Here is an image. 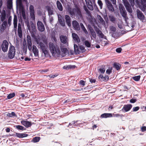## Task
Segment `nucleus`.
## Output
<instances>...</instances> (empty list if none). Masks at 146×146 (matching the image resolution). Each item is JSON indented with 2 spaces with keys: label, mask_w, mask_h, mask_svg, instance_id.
<instances>
[{
  "label": "nucleus",
  "mask_w": 146,
  "mask_h": 146,
  "mask_svg": "<svg viewBox=\"0 0 146 146\" xmlns=\"http://www.w3.org/2000/svg\"><path fill=\"white\" fill-rule=\"evenodd\" d=\"M49 46L50 50L52 55L55 57L64 56L67 51V50L66 48H61L60 51L59 47L55 45L52 42L49 43Z\"/></svg>",
  "instance_id": "nucleus-1"
},
{
  "label": "nucleus",
  "mask_w": 146,
  "mask_h": 146,
  "mask_svg": "<svg viewBox=\"0 0 146 146\" xmlns=\"http://www.w3.org/2000/svg\"><path fill=\"white\" fill-rule=\"evenodd\" d=\"M131 5L133 6L135 5L138 6L143 11H145L146 7V0H141V5H140L138 0H129Z\"/></svg>",
  "instance_id": "nucleus-2"
},
{
  "label": "nucleus",
  "mask_w": 146,
  "mask_h": 146,
  "mask_svg": "<svg viewBox=\"0 0 146 146\" xmlns=\"http://www.w3.org/2000/svg\"><path fill=\"white\" fill-rule=\"evenodd\" d=\"M25 1L26 0H17V8L19 9L20 14L21 15L23 19L26 18L25 9L22 3V1Z\"/></svg>",
  "instance_id": "nucleus-3"
},
{
  "label": "nucleus",
  "mask_w": 146,
  "mask_h": 146,
  "mask_svg": "<svg viewBox=\"0 0 146 146\" xmlns=\"http://www.w3.org/2000/svg\"><path fill=\"white\" fill-rule=\"evenodd\" d=\"M119 7L121 15L124 19L126 23H127V21L128 18L127 17V13L124 7L121 4H119Z\"/></svg>",
  "instance_id": "nucleus-4"
},
{
  "label": "nucleus",
  "mask_w": 146,
  "mask_h": 146,
  "mask_svg": "<svg viewBox=\"0 0 146 146\" xmlns=\"http://www.w3.org/2000/svg\"><path fill=\"white\" fill-rule=\"evenodd\" d=\"M15 51V47L14 46H11L10 47L8 54V57L12 59L14 57Z\"/></svg>",
  "instance_id": "nucleus-5"
},
{
  "label": "nucleus",
  "mask_w": 146,
  "mask_h": 146,
  "mask_svg": "<svg viewBox=\"0 0 146 146\" xmlns=\"http://www.w3.org/2000/svg\"><path fill=\"white\" fill-rule=\"evenodd\" d=\"M9 43L6 40H4L2 42L1 47L2 50L4 52H7V51Z\"/></svg>",
  "instance_id": "nucleus-6"
},
{
  "label": "nucleus",
  "mask_w": 146,
  "mask_h": 146,
  "mask_svg": "<svg viewBox=\"0 0 146 146\" xmlns=\"http://www.w3.org/2000/svg\"><path fill=\"white\" fill-rule=\"evenodd\" d=\"M69 13L72 15H80L81 13L80 9L78 8L71 9L69 11Z\"/></svg>",
  "instance_id": "nucleus-7"
},
{
  "label": "nucleus",
  "mask_w": 146,
  "mask_h": 146,
  "mask_svg": "<svg viewBox=\"0 0 146 146\" xmlns=\"http://www.w3.org/2000/svg\"><path fill=\"white\" fill-rule=\"evenodd\" d=\"M123 1L127 10L130 13H132V9L127 1V0H123Z\"/></svg>",
  "instance_id": "nucleus-8"
},
{
  "label": "nucleus",
  "mask_w": 146,
  "mask_h": 146,
  "mask_svg": "<svg viewBox=\"0 0 146 146\" xmlns=\"http://www.w3.org/2000/svg\"><path fill=\"white\" fill-rule=\"evenodd\" d=\"M29 9L31 18L33 20H35V16L34 6L32 5H31L29 7Z\"/></svg>",
  "instance_id": "nucleus-9"
},
{
  "label": "nucleus",
  "mask_w": 146,
  "mask_h": 146,
  "mask_svg": "<svg viewBox=\"0 0 146 146\" xmlns=\"http://www.w3.org/2000/svg\"><path fill=\"white\" fill-rule=\"evenodd\" d=\"M37 26L38 30L41 32L43 31L45 28L43 24L40 21H38L37 23Z\"/></svg>",
  "instance_id": "nucleus-10"
},
{
  "label": "nucleus",
  "mask_w": 146,
  "mask_h": 146,
  "mask_svg": "<svg viewBox=\"0 0 146 146\" xmlns=\"http://www.w3.org/2000/svg\"><path fill=\"white\" fill-rule=\"evenodd\" d=\"M58 21L60 24L62 26L65 25V23L64 21L63 17L60 15H58Z\"/></svg>",
  "instance_id": "nucleus-11"
},
{
  "label": "nucleus",
  "mask_w": 146,
  "mask_h": 146,
  "mask_svg": "<svg viewBox=\"0 0 146 146\" xmlns=\"http://www.w3.org/2000/svg\"><path fill=\"white\" fill-rule=\"evenodd\" d=\"M72 25L74 29L79 31L80 29V26L78 23L76 21H74L72 22Z\"/></svg>",
  "instance_id": "nucleus-12"
},
{
  "label": "nucleus",
  "mask_w": 146,
  "mask_h": 146,
  "mask_svg": "<svg viewBox=\"0 0 146 146\" xmlns=\"http://www.w3.org/2000/svg\"><path fill=\"white\" fill-rule=\"evenodd\" d=\"M21 124L26 127H29L31 125V123L27 121L23 120L21 121Z\"/></svg>",
  "instance_id": "nucleus-13"
},
{
  "label": "nucleus",
  "mask_w": 146,
  "mask_h": 146,
  "mask_svg": "<svg viewBox=\"0 0 146 146\" xmlns=\"http://www.w3.org/2000/svg\"><path fill=\"white\" fill-rule=\"evenodd\" d=\"M85 1L89 9L91 10H93V8L92 6V3L90 0H85Z\"/></svg>",
  "instance_id": "nucleus-14"
},
{
  "label": "nucleus",
  "mask_w": 146,
  "mask_h": 146,
  "mask_svg": "<svg viewBox=\"0 0 146 146\" xmlns=\"http://www.w3.org/2000/svg\"><path fill=\"white\" fill-rule=\"evenodd\" d=\"M33 51L35 56H37L38 55V50L36 47L35 45L33 46Z\"/></svg>",
  "instance_id": "nucleus-15"
},
{
  "label": "nucleus",
  "mask_w": 146,
  "mask_h": 146,
  "mask_svg": "<svg viewBox=\"0 0 146 146\" xmlns=\"http://www.w3.org/2000/svg\"><path fill=\"white\" fill-rule=\"evenodd\" d=\"M132 106L131 104H127L124 106L122 110H124L125 112L129 111L132 108Z\"/></svg>",
  "instance_id": "nucleus-16"
},
{
  "label": "nucleus",
  "mask_w": 146,
  "mask_h": 146,
  "mask_svg": "<svg viewBox=\"0 0 146 146\" xmlns=\"http://www.w3.org/2000/svg\"><path fill=\"white\" fill-rule=\"evenodd\" d=\"M18 33L20 38H21L22 36V32L21 28V25L20 23H19L18 27Z\"/></svg>",
  "instance_id": "nucleus-17"
},
{
  "label": "nucleus",
  "mask_w": 146,
  "mask_h": 146,
  "mask_svg": "<svg viewBox=\"0 0 146 146\" xmlns=\"http://www.w3.org/2000/svg\"><path fill=\"white\" fill-rule=\"evenodd\" d=\"M17 19L16 15L14 16L13 19V24L14 25V28L15 30L16 31L17 27Z\"/></svg>",
  "instance_id": "nucleus-18"
},
{
  "label": "nucleus",
  "mask_w": 146,
  "mask_h": 146,
  "mask_svg": "<svg viewBox=\"0 0 146 146\" xmlns=\"http://www.w3.org/2000/svg\"><path fill=\"white\" fill-rule=\"evenodd\" d=\"M137 13L138 17L140 19H144V16L143 14L139 10L137 11Z\"/></svg>",
  "instance_id": "nucleus-19"
},
{
  "label": "nucleus",
  "mask_w": 146,
  "mask_h": 146,
  "mask_svg": "<svg viewBox=\"0 0 146 146\" xmlns=\"http://www.w3.org/2000/svg\"><path fill=\"white\" fill-rule=\"evenodd\" d=\"M72 36L73 39L75 41L78 43L80 42V39L76 34L74 33H72Z\"/></svg>",
  "instance_id": "nucleus-20"
},
{
  "label": "nucleus",
  "mask_w": 146,
  "mask_h": 146,
  "mask_svg": "<svg viewBox=\"0 0 146 146\" xmlns=\"http://www.w3.org/2000/svg\"><path fill=\"white\" fill-rule=\"evenodd\" d=\"M96 31L97 34L98 35V36L99 38H106V36H104L101 31H100L99 29H97L96 30Z\"/></svg>",
  "instance_id": "nucleus-21"
},
{
  "label": "nucleus",
  "mask_w": 146,
  "mask_h": 146,
  "mask_svg": "<svg viewBox=\"0 0 146 146\" xmlns=\"http://www.w3.org/2000/svg\"><path fill=\"white\" fill-rule=\"evenodd\" d=\"M60 40L62 42L65 44L66 43L67 38L66 36L62 35L60 36Z\"/></svg>",
  "instance_id": "nucleus-22"
},
{
  "label": "nucleus",
  "mask_w": 146,
  "mask_h": 146,
  "mask_svg": "<svg viewBox=\"0 0 146 146\" xmlns=\"http://www.w3.org/2000/svg\"><path fill=\"white\" fill-rule=\"evenodd\" d=\"M65 18L66 20V21L68 26L69 27L71 26V24L70 23V17L68 15H66L65 16Z\"/></svg>",
  "instance_id": "nucleus-23"
},
{
  "label": "nucleus",
  "mask_w": 146,
  "mask_h": 146,
  "mask_svg": "<svg viewBox=\"0 0 146 146\" xmlns=\"http://www.w3.org/2000/svg\"><path fill=\"white\" fill-rule=\"evenodd\" d=\"M74 52L76 54H79L80 52V47L79 48L77 45L74 44Z\"/></svg>",
  "instance_id": "nucleus-24"
},
{
  "label": "nucleus",
  "mask_w": 146,
  "mask_h": 146,
  "mask_svg": "<svg viewBox=\"0 0 146 146\" xmlns=\"http://www.w3.org/2000/svg\"><path fill=\"white\" fill-rule=\"evenodd\" d=\"M6 17V11L5 10H3L1 13V20L2 21H3L5 19Z\"/></svg>",
  "instance_id": "nucleus-25"
},
{
  "label": "nucleus",
  "mask_w": 146,
  "mask_h": 146,
  "mask_svg": "<svg viewBox=\"0 0 146 146\" xmlns=\"http://www.w3.org/2000/svg\"><path fill=\"white\" fill-rule=\"evenodd\" d=\"M15 135L16 136L19 138H23L26 137L27 136V135L24 133H16Z\"/></svg>",
  "instance_id": "nucleus-26"
},
{
  "label": "nucleus",
  "mask_w": 146,
  "mask_h": 146,
  "mask_svg": "<svg viewBox=\"0 0 146 146\" xmlns=\"http://www.w3.org/2000/svg\"><path fill=\"white\" fill-rule=\"evenodd\" d=\"M101 117L102 118H107L108 117H112L111 113H104L101 115Z\"/></svg>",
  "instance_id": "nucleus-27"
},
{
  "label": "nucleus",
  "mask_w": 146,
  "mask_h": 146,
  "mask_svg": "<svg viewBox=\"0 0 146 146\" xmlns=\"http://www.w3.org/2000/svg\"><path fill=\"white\" fill-rule=\"evenodd\" d=\"M56 4L58 9L60 11H62L63 10V8L61 3L59 1H57L56 2Z\"/></svg>",
  "instance_id": "nucleus-28"
},
{
  "label": "nucleus",
  "mask_w": 146,
  "mask_h": 146,
  "mask_svg": "<svg viewBox=\"0 0 146 146\" xmlns=\"http://www.w3.org/2000/svg\"><path fill=\"white\" fill-rule=\"evenodd\" d=\"M7 25V21H4L1 25V29L3 30H5Z\"/></svg>",
  "instance_id": "nucleus-29"
},
{
  "label": "nucleus",
  "mask_w": 146,
  "mask_h": 146,
  "mask_svg": "<svg viewBox=\"0 0 146 146\" xmlns=\"http://www.w3.org/2000/svg\"><path fill=\"white\" fill-rule=\"evenodd\" d=\"M107 7L109 10L111 11H113L114 10L113 8V7L111 3H110L106 5Z\"/></svg>",
  "instance_id": "nucleus-30"
},
{
  "label": "nucleus",
  "mask_w": 146,
  "mask_h": 146,
  "mask_svg": "<svg viewBox=\"0 0 146 146\" xmlns=\"http://www.w3.org/2000/svg\"><path fill=\"white\" fill-rule=\"evenodd\" d=\"M46 8L48 10V13L49 15H52L53 14V11L50 7L49 6H47L46 7Z\"/></svg>",
  "instance_id": "nucleus-31"
},
{
  "label": "nucleus",
  "mask_w": 146,
  "mask_h": 146,
  "mask_svg": "<svg viewBox=\"0 0 146 146\" xmlns=\"http://www.w3.org/2000/svg\"><path fill=\"white\" fill-rule=\"evenodd\" d=\"M80 25L81 28L82 30H83V31H84V32L86 34H87L88 33V32L87 30L85 29V27H84L83 24L82 23H80Z\"/></svg>",
  "instance_id": "nucleus-32"
},
{
  "label": "nucleus",
  "mask_w": 146,
  "mask_h": 146,
  "mask_svg": "<svg viewBox=\"0 0 146 146\" xmlns=\"http://www.w3.org/2000/svg\"><path fill=\"white\" fill-rule=\"evenodd\" d=\"M46 44V43H45V44H44L42 42H40L39 44V45L40 46V47L41 49H42L43 48L48 47L47 45Z\"/></svg>",
  "instance_id": "nucleus-33"
},
{
  "label": "nucleus",
  "mask_w": 146,
  "mask_h": 146,
  "mask_svg": "<svg viewBox=\"0 0 146 146\" xmlns=\"http://www.w3.org/2000/svg\"><path fill=\"white\" fill-rule=\"evenodd\" d=\"M97 18L100 21V22L102 23V24L105 23V22L104 21L103 18L99 15H97Z\"/></svg>",
  "instance_id": "nucleus-34"
},
{
  "label": "nucleus",
  "mask_w": 146,
  "mask_h": 146,
  "mask_svg": "<svg viewBox=\"0 0 146 146\" xmlns=\"http://www.w3.org/2000/svg\"><path fill=\"white\" fill-rule=\"evenodd\" d=\"M40 139V137H35L32 140V141H33L34 143L38 142Z\"/></svg>",
  "instance_id": "nucleus-35"
},
{
  "label": "nucleus",
  "mask_w": 146,
  "mask_h": 146,
  "mask_svg": "<svg viewBox=\"0 0 146 146\" xmlns=\"http://www.w3.org/2000/svg\"><path fill=\"white\" fill-rule=\"evenodd\" d=\"M113 65L115 68L117 70H119L121 67L120 64L116 63H114Z\"/></svg>",
  "instance_id": "nucleus-36"
},
{
  "label": "nucleus",
  "mask_w": 146,
  "mask_h": 146,
  "mask_svg": "<svg viewBox=\"0 0 146 146\" xmlns=\"http://www.w3.org/2000/svg\"><path fill=\"white\" fill-rule=\"evenodd\" d=\"M31 28H32L33 31L35 32L36 31V26L35 24H33V23L31 24Z\"/></svg>",
  "instance_id": "nucleus-37"
},
{
  "label": "nucleus",
  "mask_w": 146,
  "mask_h": 146,
  "mask_svg": "<svg viewBox=\"0 0 146 146\" xmlns=\"http://www.w3.org/2000/svg\"><path fill=\"white\" fill-rule=\"evenodd\" d=\"M47 48L48 47H46L42 49L43 52L45 55L47 54L48 53V50Z\"/></svg>",
  "instance_id": "nucleus-38"
},
{
  "label": "nucleus",
  "mask_w": 146,
  "mask_h": 146,
  "mask_svg": "<svg viewBox=\"0 0 146 146\" xmlns=\"http://www.w3.org/2000/svg\"><path fill=\"white\" fill-rule=\"evenodd\" d=\"M15 95V93H13L9 94L7 96V98L8 99H10L14 97Z\"/></svg>",
  "instance_id": "nucleus-39"
},
{
  "label": "nucleus",
  "mask_w": 146,
  "mask_h": 146,
  "mask_svg": "<svg viewBox=\"0 0 146 146\" xmlns=\"http://www.w3.org/2000/svg\"><path fill=\"white\" fill-rule=\"evenodd\" d=\"M91 35L93 38H95L96 37V35L94 31L92 30H90Z\"/></svg>",
  "instance_id": "nucleus-40"
},
{
  "label": "nucleus",
  "mask_w": 146,
  "mask_h": 146,
  "mask_svg": "<svg viewBox=\"0 0 146 146\" xmlns=\"http://www.w3.org/2000/svg\"><path fill=\"white\" fill-rule=\"evenodd\" d=\"M7 115L9 117H12L13 116H15V114L14 112H12L11 113H7Z\"/></svg>",
  "instance_id": "nucleus-41"
},
{
  "label": "nucleus",
  "mask_w": 146,
  "mask_h": 146,
  "mask_svg": "<svg viewBox=\"0 0 146 146\" xmlns=\"http://www.w3.org/2000/svg\"><path fill=\"white\" fill-rule=\"evenodd\" d=\"M98 3L100 7V8L102 9V8L103 3L101 1L98 0Z\"/></svg>",
  "instance_id": "nucleus-42"
},
{
  "label": "nucleus",
  "mask_w": 146,
  "mask_h": 146,
  "mask_svg": "<svg viewBox=\"0 0 146 146\" xmlns=\"http://www.w3.org/2000/svg\"><path fill=\"white\" fill-rule=\"evenodd\" d=\"M133 79L136 81H138L139 80L140 78V76H137L133 77Z\"/></svg>",
  "instance_id": "nucleus-43"
},
{
  "label": "nucleus",
  "mask_w": 146,
  "mask_h": 146,
  "mask_svg": "<svg viewBox=\"0 0 146 146\" xmlns=\"http://www.w3.org/2000/svg\"><path fill=\"white\" fill-rule=\"evenodd\" d=\"M27 46L29 50H31L32 49V42L27 43Z\"/></svg>",
  "instance_id": "nucleus-44"
},
{
  "label": "nucleus",
  "mask_w": 146,
  "mask_h": 146,
  "mask_svg": "<svg viewBox=\"0 0 146 146\" xmlns=\"http://www.w3.org/2000/svg\"><path fill=\"white\" fill-rule=\"evenodd\" d=\"M84 44L86 46L88 47H90L91 46L90 44L87 41H85L84 42Z\"/></svg>",
  "instance_id": "nucleus-45"
},
{
  "label": "nucleus",
  "mask_w": 146,
  "mask_h": 146,
  "mask_svg": "<svg viewBox=\"0 0 146 146\" xmlns=\"http://www.w3.org/2000/svg\"><path fill=\"white\" fill-rule=\"evenodd\" d=\"M80 52H84L85 51L84 47L83 46H80Z\"/></svg>",
  "instance_id": "nucleus-46"
},
{
  "label": "nucleus",
  "mask_w": 146,
  "mask_h": 146,
  "mask_svg": "<svg viewBox=\"0 0 146 146\" xmlns=\"http://www.w3.org/2000/svg\"><path fill=\"white\" fill-rule=\"evenodd\" d=\"M16 127L17 129L21 130H23L24 128L23 126L20 125H17Z\"/></svg>",
  "instance_id": "nucleus-47"
},
{
  "label": "nucleus",
  "mask_w": 146,
  "mask_h": 146,
  "mask_svg": "<svg viewBox=\"0 0 146 146\" xmlns=\"http://www.w3.org/2000/svg\"><path fill=\"white\" fill-rule=\"evenodd\" d=\"M27 43L32 42L30 36H27Z\"/></svg>",
  "instance_id": "nucleus-48"
},
{
  "label": "nucleus",
  "mask_w": 146,
  "mask_h": 146,
  "mask_svg": "<svg viewBox=\"0 0 146 146\" xmlns=\"http://www.w3.org/2000/svg\"><path fill=\"white\" fill-rule=\"evenodd\" d=\"M112 68H109L107 69L106 71V73L107 74H110L111 72Z\"/></svg>",
  "instance_id": "nucleus-49"
},
{
  "label": "nucleus",
  "mask_w": 146,
  "mask_h": 146,
  "mask_svg": "<svg viewBox=\"0 0 146 146\" xmlns=\"http://www.w3.org/2000/svg\"><path fill=\"white\" fill-rule=\"evenodd\" d=\"M12 18L11 17H10L8 19V23L9 26H10L11 25V21Z\"/></svg>",
  "instance_id": "nucleus-50"
},
{
  "label": "nucleus",
  "mask_w": 146,
  "mask_h": 146,
  "mask_svg": "<svg viewBox=\"0 0 146 146\" xmlns=\"http://www.w3.org/2000/svg\"><path fill=\"white\" fill-rule=\"evenodd\" d=\"M99 70L102 73H103L104 72L105 69L104 68H101L99 69Z\"/></svg>",
  "instance_id": "nucleus-51"
},
{
  "label": "nucleus",
  "mask_w": 146,
  "mask_h": 146,
  "mask_svg": "<svg viewBox=\"0 0 146 146\" xmlns=\"http://www.w3.org/2000/svg\"><path fill=\"white\" fill-rule=\"evenodd\" d=\"M139 109V107L137 106L136 107H134L133 108V111H138Z\"/></svg>",
  "instance_id": "nucleus-52"
},
{
  "label": "nucleus",
  "mask_w": 146,
  "mask_h": 146,
  "mask_svg": "<svg viewBox=\"0 0 146 146\" xmlns=\"http://www.w3.org/2000/svg\"><path fill=\"white\" fill-rule=\"evenodd\" d=\"M113 114V116L114 117H120V116H121L122 115H120L118 113H117V114Z\"/></svg>",
  "instance_id": "nucleus-53"
},
{
  "label": "nucleus",
  "mask_w": 146,
  "mask_h": 146,
  "mask_svg": "<svg viewBox=\"0 0 146 146\" xmlns=\"http://www.w3.org/2000/svg\"><path fill=\"white\" fill-rule=\"evenodd\" d=\"M110 30L113 31V32H114L116 30V28H115V27H113V26H111L110 27Z\"/></svg>",
  "instance_id": "nucleus-54"
},
{
  "label": "nucleus",
  "mask_w": 146,
  "mask_h": 146,
  "mask_svg": "<svg viewBox=\"0 0 146 146\" xmlns=\"http://www.w3.org/2000/svg\"><path fill=\"white\" fill-rule=\"evenodd\" d=\"M121 49L120 48H117L116 50V51L117 52L119 53L121 52Z\"/></svg>",
  "instance_id": "nucleus-55"
},
{
  "label": "nucleus",
  "mask_w": 146,
  "mask_h": 146,
  "mask_svg": "<svg viewBox=\"0 0 146 146\" xmlns=\"http://www.w3.org/2000/svg\"><path fill=\"white\" fill-rule=\"evenodd\" d=\"M80 84L83 86H84L85 85V82L83 80H81L80 81Z\"/></svg>",
  "instance_id": "nucleus-56"
},
{
  "label": "nucleus",
  "mask_w": 146,
  "mask_h": 146,
  "mask_svg": "<svg viewBox=\"0 0 146 146\" xmlns=\"http://www.w3.org/2000/svg\"><path fill=\"white\" fill-rule=\"evenodd\" d=\"M141 130L142 132H144L146 131V127L144 126L141 128Z\"/></svg>",
  "instance_id": "nucleus-57"
},
{
  "label": "nucleus",
  "mask_w": 146,
  "mask_h": 146,
  "mask_svg": "<svg viewBox=\"0 0 146 146\" xmlns=\"http://www.w3.org/2000/svg\"><path fill=\"white\" fill-rule=\"evenodd\" d=\"M136 102V100L135 99H131L130 101V102L131 103H134Z\"/></svg>",
  "instance_id": "nucleus-58"
},
{
  "label": "nucleus",
  "mask_w": 146,
  "mask_h": 146,
  "mask_svg": "<svg viewBox=\"0 0 146 146\" xmlns=\"http://www.w3.org/2000/svg\"><path fill=\"white\" fill-rule=\"evenodd\" d=\"M56 76H56V75H49L48 76L50 77V78H54L55 77H56Z\"/></svg>",
  "instance_id": "nucleus-59"
},
{
  "label": "nucleus",
  "mask_w": 146,
  "mask_h": 146,
  "mask_svg": "<svg viewBox=\"0 0 146 146\" xmlns=\"http://www.w3.org/2000/svg\"><path fill=\"white\" fill-rule=\"evenodd\" d=\"M90 82L91 83H95L96 82V80L95 79H90Z\"/></svg>",
  "instance_id": "nucleus-60"
},
{
  "label": "nucleus",
  "mask_w": 146,
  "mask_h": 146,
  "mask_svg": "<svg viewBox=\"0 0 146 146\" xmlns=\"http://www.w3.org/2000/svg\"><path fill=\"white\" fill-rule=\"evenodd\" d=\"M76 122L75 121H74L71 122V123H69V124L68 125L69 127H70V125H74L75 123Z\"/></svg>",
  "instance_id": "nucleus-61"
},
{
  "label": "nucleus",
  "mask_w": 146,
  "mask_h": 146,
  "mask_svg": "<svg viewBox=\"0 0 146 146\" xmlns=\"http://www.w3.org/2000/svg\"><path fill=\"white\" fill-rule=\"evenodd\" d=\"M111 2H112V3L113 4L115 5L116 3V0H110Z\"/></svg>",
  "instance_id": "nucleus-62"
},
{
  "label": "nucleus",
  "mask_w": 146,
  "mask_h": 146,
  "mask_svg": "<svg viewBox=\"0 0 146 146\" xmlns=\"http://www.w3.org/2000/svg\"><path fill=\"white\" fill-rule=\"evenodd\" d=\"M105 3L106 4V5L108 4V3H110L111 2L109 1V0H105Z\"/></svg>",
  "instance_id": "nucleus-63"
},
{
  "label": "nucleus",
  "mask_w": 146,
  "mask_h": 146,
  "mask_svg": "<svg viewBox=\"0 0 146 146\" xmlns=\"http://www.w3.org/2000/svg\"><path fill=\"white\" fill-rule=\"evenodd\" d=\"M25 60L26 61H29L31 60V59L30 58H25Z\"/></svg>",
  "instance_id": "nucleus-64"
}]
</instances>
